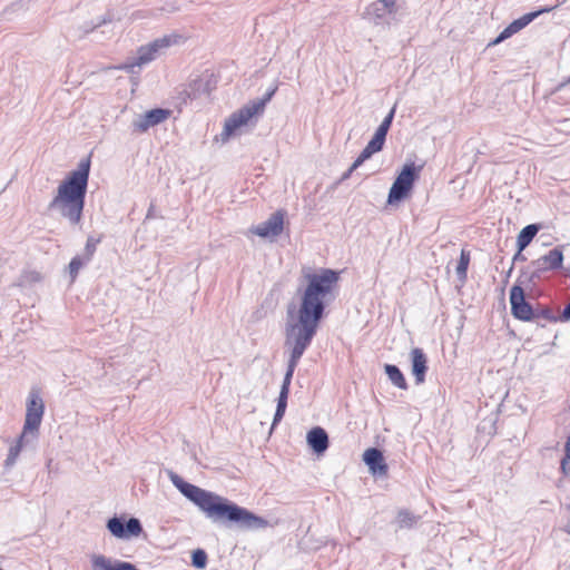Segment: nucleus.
<instances>
[{
  "label": "nucleus",
  "mask_w": 570,
  "mask_h": 570,
  "mask_svg": "<svg viewBox=\"0 0 570 570\" xmlns=\"http://www.w3.org/2000/svg\"><path fill=\"white\" fill-rule=\"evenodd\" d=\"M563 2H564V0L561 2H558L553 7H544L538 11H533V12L523 14L519 19L512 21L507 28H504L503 31L493 41H491L489 43V46H497V45L501 43L505 39L512 37L514 33H517L520 30H522L523 28H525L530 22H532L540 14L551 12L553 9H556L558 6H560Z\"/></svg>",
  "instance_id": "nucleus-14"
},
{
  "label": "nucleus",
  "mask_w": 570,
  "mask_h": 570,
  "mask_svg": "<svg viewBox=\"0 0 570 570\" xmlns=\"http://www.w3.org/2000/svg\"><path fill=\"white\" fill-rule=\"evenodd\" d=\"M394 114H395V106L390 110V112L386 115V117L383 119V121L381 122L380 126L382 128H385L386 130H389L392 125Z\"/></svg>",
  "instance_id": "nucleus-33"
},
{
  "label": "nucleus",
  "mask_w": 570,
  "mask_h": 570,
  "mask_svg": "<svg viewBox=\"0 0 570 570\" xmlns=\"http://www.w3.org/2000/svg\"><path fill=\"white\" fill-rule=\"evenodd\" d=\"M89 261H86V257L82 256H76L71 259V262L69 263V273H70V276H71V279L73 281L79 271L81 269V267L87 264Z\"/></svg>",
  "instance_id": "nucleus-26"
},
{
  "label": "nucleus",
  "mask_w": 570,
  "mask_h": 570,
  "mask_svg": "<svg viewBox=\"0 0 570 570\" xmlns=\"http://www.w3.org/2000/svg\"><path fill=\"white\" fill-rule=\"evenodd\" d=\"M41 281V275L37 271H23L19 277L20 286L29 285Z\"/></svg>",
  "instance_id": "nucleus-25"
},
{
  "label": "nucleus",
  "mask_w": 570,
  "mask_h": 570,
  "mask_svg": "<svg viewBox=\"0 0 570 570\" xmlns=\"http://www.w3.org/2000/svg\"><path fill=\"white\" fill-rule=\"evenodd\" d=\"M307 443L315 453H324L328 448V435L324 429L313 428L307 433Z\"/></svg>",
  "instance_id": "nucleus-21"
},
{
  "label": "nucleus",
  "mask_w": 570,
  "mask_h": 570,
  "mask_svg": "<svg viewBox=\"0 0 570 570\" xmlns=\"http://www.w3.org/2000/svg\"><path fill=\"white\" fill-rule=\"evenodd\" d=\"M384 142H385V138L377 135V134H374V136L372 137V139L367 142V145L365 146V148L371 151V154H375V153H379L382 150L383 146H384Z\"/></svg>",
  "instance_id": "nucleus-28"
},
{
  "label": "nucleus",
  "mask_w": 570,
  "mask_h": 570,
  "mask_svg": "<svg viewBox=\"0 0 570 570\" xmlns=\"http://www.w3.org/2000/svg\"><path fill=\"white\" fill-rule=\"evenodd\" d=\"M353 171H354V170H352V167H350V168H348V169L343 174V176H342V178H341V179H342V180H346V179H348V178L351 177V175H352V173H353Z\"/></svg>",
  "instance_id": "nucleus-37"
},
{
  "label": "nucleus",
  "mask_w": 570,
  "mask_h": 570,
  "mask_svg": "<svg viewBox=\"0 0 570 570\" xmlns=\"http://www.w3.org/2000/svg\"><path fill=\"white\" fill-rule=\"evenodd\" d=\"M416 178L417 169L414 164H406L390 189L387 203L394 204L404 199L412 189Z\"/></svg>",
  "instance_id": "nucleus-9"
},
{
  "label": "nucleus",
  "mask_w": 570,
  "mask_h": 570,
  "mask_svg": "<svg viewBox=\"0 0 570 570\" xmlns=\"http://www.w3.org/2000/svg\"><path fill=\"white\" fill-rule=\"evenodd\" d=\"M384 370H385V373L389 376L390 381L395 386H397L399 389H402V390L407 389L406 380L396 365L386 364Z\"/></svg>",
  "instance_id": "nucleus-23"
},
{
  "label": "nucleus",
  "mask_w": 570,
  "mask_h": 570,
  "mask_svg": "<svg viewBox=\"0 0 570 570\" xmlns=\"http://www.w3.org/2000/svg\"><path fill=\"white\" fill-rule=\"evenodd\" d=\"M387 131L385 128H382L381 126H379V128L376 129L375 134L386 138V135H387Z\"/></svg>",
  "instance_id": "nucleus-36"
},
{
  "label": "nucleus",
  "mask_w": 570,
  "mask_h": 570,
  "mask_svg": "<svg viewBox=\"0 0 570 570\" xmlns=\"http://www.w3.org/2000/svg\"><path fill=\"white\" fill-rule=\"evenodd\" d=\"M563 263V252L562 247H554L549 250L543 256L538 259L531 262V264L527 267L525 271L522 272L518 282L521 284L532 283L535 284L538 279H540L544 273L553 269H558L562 267Z\"/></svg>",
  "instance_id": "nucleus-6"
},
{
  "label": "nucleus",
  "mask_w": 570,
  "mask_h": 570,
  "mask_svg": "<svg viewBox=\"0 0 570 570\" xmlns=\"http://www.w3.org/2000/svg\"><path fill=\"white\" fill-rule=\"evenodd\" d=\"M363 460L373 474L386 475L387 464L384 462L383 454L379 449H367L363 454Z\"/></svg>",
  "instance_id": "nucleus-20"
},
{
  "label": "nucleus",
  "mask_w": 570,
  "mask_h": 570,
  "mask_svg": "<svg viewBox=\"0 0 570 570\" xmlns=\"http://www.w3.org/2000/svg\"><path fill=\"white\" fill-rule=\"evenodd\" d=\"M170 114L168 109L155 108L142 115H138L131 124L132 130L135 132H146L149 128L167 120Z\"/></svg>",
  "instance_id": "nucleus-16"
},
{
  "label": "nucleus",
  "mask_w": 570,
  "mask_h": 570,
  "mask_svg": "<svg viewBox=\"0 0 570 570\" xmlns=\"http://www.w3.org/2000/svg\"><path fill=\"white\" fill-rule=\"evenodd\" d=\"M191 563L198 569H204L207 564V554L204 550L197 549L193 552Z\"/></svg>",
  "instance_id": "nucleus-29"
},
{
  "label": "nucleus",
  "mask_w": 570,
  "mask_h": 570,
  "mask_svg": "<svg viewBox=\"0 0 570 570\" xmlns=\"http://www.w3.org/2000/svg\"><path fill=\"white\" fill-rule=\"evenodd\" d=\"M276 87L267 91L259 100L250 101L237 111L233 112L226 120L220 134L222 140L227 141L237 129L246 126L252 118L259 116L264 112L266 104L272 99L276 92Z\"/></svg>",
  "instance_id": "nucleus-5"
},
{
  "label": "nucleus",
  "mask_w": 570,
  "mask_h": 570,
  "mask_svg": "<svg viewBox=\"0 0 570 570\" xmlns=\"http://www.w3.org/2000/svg\"><path fill=\"white\" fill-rule=\"evenodd\" d=\"M524 284H521L517 281V284L512 286L510 291V304H511V313L512 315L520 321H532L538 317L535 311H533L532 306L525 301L524 297Z\"/></svg>",
  "instance_id": "nucleus-10"
},
{
  "label": "nucleus",
  "mask_w": 570,
  "mask_h": 570,
  "mask_svg": "<svg viewBox=\"0 0 570 570\" xmlns=\"http://www.w3.org/2000/svg\"><path fill=\"white\" fill-rule=\"evenodd\" d=\"M561 473L566 476H570V459L569 456H563L560 462Z\"/></svg>",
  "instance_id": "nucleus-34"
},
{
  "label": "nucleus",
  "mask_w": 570,
  "mask_h": 570,
  "mask_svg": "<svg viewBox=\"0 0 570 570\" xmlns=\"http://www.w3.org/2000/svg\"><path fill=\"white\" fill-rule=\"evenodd\" d=\"M469 263H470V254L466 253L465 250H462L459 264L456 266V274L460 278L466 277V271H468Z\"/></svg>",
  "instance_id": "nucleus-27"
},
{
  "label": "nucleus",
  "mask_w": 570,
  "mask_h": 570,
  "mask_svg": "<svg viewBox=\"0 0 570 570\" xmlns=\"http://www.w3.org/2000/svg\"><path fill=\"white\" fill-rule=\"evenodd\" d=\"M89 173L90 159H81L77 169L70 171L58 185L48 209L58 212L70 224L78 225L82 218Z\"/></svg>",
  "instance_id": "nucleus-3"
},
{
  "label": "nucleus",
  "mask_w": 570,
  "mask_h": 570,
  "mask_svg": "<svg viewBox=\"0 0 570 570\" xmlns=\"http://www.w3.org/2000/svg\"><path fill=\"white\" fill-rule=\"evenodd\" d=\"M563 2H564V0L561 2H558L553 7H544L538 11H533V12L523 14L519 19L512 21L507 28H504L503 31L493 41H491L489 43V46H497V45L501 43L505 39L512 37L514 33H517L520 30H522L523 28H525L530 22H532L540 14L551 12L553 9H556L558 6H560Z\"/></svg>",
  "instance_id": "nucleus-11"
},
{
  "label": "nucleus",
  "mask_w": 570,
  "mask_h": 570,
  "mask_svg": "<svg viewBox=\"0 0 570 570\" xmlns=\"http://www.w3.org/2000/svg\"><path fill=\"white\" fill-rule=\"evenodd\" d=\"M37 440V436L27 434L24 431H21L20 435L11 442L7 458L3 462V466L8 470L11 469L17 463L22 449L36 442Z\"/></svg>",
  "instance_id": "nucleus-18"
},
{
  "label": "nucleus",
  "mask_w": 570,
  "mask_h": 570,
  "mask_svg": "<svg viewBox=\"0 0 570 570\" xmlns=\"http://www.w3.org/2000/svg\"><path fill=\"white\" fill-rule=\"evenodd\" d=\"M305 278L307 285L301 295L299 307L287 308L284 345L289 351V357L272 428L281 422L285 414L295 368L316 334L324 314L325 299L336 285L338 274L333 269H323L321 273L307 274Z\"/></svg>",
  "instance_id": "nucleus-1"
},
{
  "label": "nucleus",
  "mask_w": 570,
  "mask_h": 570,
  "mask_svg": "<svg viewBox=\"0 0 570 570\" xmlns=\"http://www.w3.org/2000/svg\"><path fill=\"white\" fill-rule=\"evenodd\" d=\"M107 529L117 539L128 540L140 535L142 527L137 518H130L127 522L124 519L114 517L108 520Z\"/></svg>",
  "instance_id": "nucleus-15"
},
{
  "label": "nucleus",
  "mask_w": 570,
  "mask_h": 570,
  "mask_svg": "<svg viewBox=\"0 0 570 570\" xmlns=\"http://www.w3.org/2000/svg\"><path fill=\"white\" fill-rule=\"evenodd\" d=\"M45 414V402L40 390L32 387L28 394L26 404V417L22 431L27 434L39 438V429Z\"/></svg>",
  "instance_id": "nucleus-7"
},
{
  "label": "nucleus",
  "mask_w": 570,
  "mask_h": 570,
  "mask_svg": "<svg viewBox=\"0 0 570 570\" xmlns=\"http://www.w3.org/2000/svg\"><path fill=\"white\" fill-rule=\"evenodd\" d=\"M522 250L518 249V253L513 257V262L515 261H525V257L521 254Z\"/></svg>",
  "instance_id": "nucleus-38"
},
{
  "label": "nucleus",
  "mask_w": 570,
  "mask_h": 570,
  "mask_svg": "<svg viewBox=\"0 0 570 570\" xmlns=\"http://www.w3.org/2000/svg\"><path fill=\"white\" fill-rule=\"evenodd\" d=\"M400 6L397 0H375L365 10V17L374 24L390 27L396 22Z\"/></svg>",
  "instance_id": "nucleus-8"
},
{
  "label": "nucleus",
  "mask_w": 570,
  "mask_h": 570,
  "mask_svg": "<svg viewBox=\"0 0 570 570\" xmlns=\"http://www.w3.org/2000/svg\"><path fill=\"white\" fill-rule=\"evenodd\" d=\"M559 322L570 321V303L563 308L562 313L558 317Z\"/></svg>",
  "instance_id": "nucleus-35"
},
{
  "label": "nucleus",
  "mask_w": 570,
  "mask_h": 570,
  "mask_svg": "<svg viewBox=\"0 0 570 570\" xmlns=\"http://www.w3.org/2000/svg\"><path fill=\"white\" fill-rule=\"evenodd\" d=\"M539 228L537 225L531 224L521 229L517 237V246L519 250H523L534 238Z\"/></svg>",
  "instance_id": "nucleus-22"
},
{
  "label": "nucleus",
  "mask_w": 570,
  "mask_h": 570,
  "mask_svg": "<svg viewBox=\"0 0 570 570\" xmlns=\"http://www.w3.org/2000/svg\"><path fill=\"white\" fill-rule=\"evenodd\" d=\"M412 374L414 375L415 383L422 384L425 381L428 371V357L422 348L414 347L411 351Z\"/></svg>",
  "instance_id": "nucleus-19"
},
{
  "label": "nucleus",
  "mask_w": 570,
  "mask_h": 570,
  "mask_svg": "<svg viewBox=\"0 0 570 570\" xmlns=\"http://www.w3.org/2000/svg\"><path fill=\"white\" fill-rule=\"evenodd\" d=\"M563 2H564V0L561 2H558L553 7H544L538 11H533V12L523 14L519 19L512 21L507 28H504L503 31L493 41H491L489 43V46H497V45L501 43L505 39L512 37L514 33H517L520 30H522L523 28H525L530 22H532L540 14L551 12L553 9H556L558 6H560Z\"/></svg>",
  "instance_id": "nucleus-12"
},
{
  "label": "nucleus",
  "mask_w": 570,
  "mask_h": 570,
  "mask_svg": "<svg viewBox=\"0 0 570 570\" xmlns=\"http://www.w3.org/2000/svg\"><path fill=\"white\" fill-rule=\"evenodd\" d=\"M132 19H140V18H145V13L142 11H136L132 13Z\"/></svg>",
  "instance_id": "nucleus-39"
},
{
  "label": "nucleus",
  "mask_w": 570,
  "mask_h": 570,
  "mask_svg": "<svg viewBox=\"0 0 570 570\" xmlns=\"http://www.w3.org/2000/svg\"><path fill=\"white\" fill-rule=\"evenodd\" d=\"M538 317L534 321H538L539 318L547 320L549 322H557L559 321L558 317H556L550 309H541L539 312H535Z\"/></svg>",
  "instance_id": "nucleus-32"
},
{
  "label": "nucleus",
  "mask_w": 570,
  "mask_h": 570,
  "mask_svg": "<svg viewBox=\"0 0 570 570\" xmlns=\"http://www.w3.org/2000/svg\"><path fill=\"white\" fill-rule=\"evenodd\" d=\"M100 243V238H95L94 236H89L87 238L86 247L83 256L86 261H90L96 252L97 245Z\"/></svg>",
  "instance_id": "nucleus-30"
},
{
  "label": "nucleus",
  "mask_w": 570,
  "mask_h": 570,
  "mask_svg": "<svg viewBox=\"0 0 570 570\" xmlns=\"http://www.w3.org/2000/svg\"><path fill=\"white\" fill-rule=\"evenodd\" d=\"M183 39L179 35H166L154 41L141 46L137 50V56L128 59L125 63L117 67L119 70H124L128 73H135V68L142 67L154 61L159 55H161L170 46L177 45Z\"/></svg>",
  "instance_id": "nucleus-4"
},
{
  "label": "nucleus",
  "mask_w": 570,
  "mask_h": 570,
  "mask_svg": "<svg viewBox=\"0 0 570 570\" xmlns=\"http://www.w3.org/2000/svg\"><path fill=\"white\" fill-rule=\"evenodd\" d=\"M284 215L281 212L274 213L266 222L253 227L250 232L259 237H276L283 232Z\"/></svg>",
  "instance_id": "nucleus-17"
},
{
  "label": "nucleus",
  "mask_w": 570,
  "mask_h": 570,
  "mask_svg": "<svg viewBox=\"0 0 570 570\" xmlns=\"http://www.w3.org/2000/svg\"><path fill=\"white\" fill-rule=\"evenodd\" d=\"M171 483L213 522L236 523L245 530L269 527V522L214 492L186 482L177 473H168Z\"/></svg>",
  "instance_id": "nucleus-2"
},
{
  "label": "nucleus",
  "mask_w": 570,
  "mask_h": 570,
  "mask_svg": "<svg viewBox=\"0 0 570 570\" xmlns=\"http://www.w3.org/2000/svg\"><path fill=\"white\" fill-rule=\"evenodd\" d=\"M563 2H564V0L561 2H558L553 7H544L538 11H533V12L523 14L519 19L512 21L507 28H504L503 31L493 41H491L489 43V46H497V45L501 43L505 39L512 37L514 33H517L520 30H522L523 28H525L530 22H532L540 14L551 12L553 9H556L558 6H560Z\"/></svg>",
  "instance_id": "nucleus-13"
},
{
  "label": "nucleus",
  "mask_w": 570,
  "mask_h": 570,
  "mask_svg": "<svg viewBox=\"0 0 570 570\" xmlns=\"http://www.w3.org/2000/svg\"><path fill=\"white\" fill-rule=\"evenodd\" d=\"M417 520H419V517L414 515L413 513H411L407 510H401L396 517L397 525L401 529H404V528L410 529V528L414 527L416 524Z\"/></svg>",
  "instance_id": "nucleus-24"
},
{
  "label": "nucleus",
  "mask_w": 570,
  "mask_h": 570,
  "mask_svg": "<svg viewBox=\"0 0 570 570\" xmlns=\"http://www.w3.org/2000/svg\"><path fill=\"white\" fill-rule=\"evenodd\" d=\"M373 154H371V151H368L366 148H364L361 154L358 155V157L354 160V163L352 164V170H355L357 169L365 160H367L368 158L372 157Z\"/></svg>",
  "instance_id": "nucleus-31"
}]
</instances>
